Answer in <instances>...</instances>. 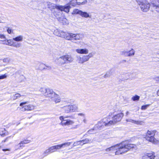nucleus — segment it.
Wrapping results in <instances>:
<instances>
[{"mask_svg": "<svg viewBox=\"0 0 159 159\" xmlns=\"http://www.w3.org/2000/svg\"><path fill=\"white\" fill-rule=\"evenodd\" d=\"M90 140H89L87 139H85L82 140V141H83L84 144L89 143L90 142Z\"/></svg>", "mask_w": 159, "mask_h": 159, "instance_id": "72a5a7b5", "label": "nucleus"}, {"mask_svg": "<svg viewBox=\"0 0 159 159\" xmlns=\"http://www.w3.org/2000/svg\"><path fill=\"white\" fill-rule=\"evenodd\" d=\"M93 54L92 53H89L88 55H83L82 57H80L78 58L79 63L82 64L88 61L89 58L93 57Z\"/></svg>", "mask_w": 159, "mask_h": 159, "instance_id": "9d476101", "label": "nucleus"}, {"mask_svg": "<svg viewBox=\"0 0 159 159\" xmlns=\"http://www.w3.org/2000/svg\"><path fill=\"white\" fill-rule=\"evenodd\" d=\"M127 122H131L135 125H143L144 123V122L143 120H135L131 119H127L126 120Z\"/></svg>", "mask_w": 159, "mask_h": 159, "instance_id": "2eb2a0df", "label": "nucleus"}, {"mask_svg": "<svg viewBox=\"0 0 159 159\" xmlns=\"http://www.w3.org/2000/svg\"><path fill=\"white\" fill-rule=\"evenodd\" d=\"M2 151L5 152V154L8 155L10 153L11 151V149L9 148L7 149H3Z\"/></svg>", "mask_w": 159, "mask_h": 159, "instance_id": "cd10ccee", "label": "nucleus"}, {"mask_svg": "<svg viewBox=\"0 0 159 159\" xmlns=\"http://www.w3.org/2000/svg\"><path fill=\"white\" fill-rule=\"evenodd\" d=\"M140 97L137 95H135V96H133L131 99L134 101H138L139 100Z\"/></svg>", "mask_w": 159, "mask_h": 159, "instance_id": "473e14b6", "label": "nucleus"}, {"mask_svg": "<svg viewBox=\"0 0 159 159\" xmlns=\"http://www.w3.org/2000/svg\"><path fill=\"white\" fill-rule=\"evenodd\" d=\"M63 111L66 113H69L70 112L69 105L64 106L62 107Z\"/></svg>", "mask_w": 159, "mask_h": 159, "instance_id": "412c9836", "label": "nucleus"}, {"mask_svg": "<svg viewBox=\"0 0 159 159\" xmlns=\"http://www.w3.org/2000/svg\"><path fill=\"white\" fill-rule=\"evenodd\" d=\"M73 58L70 55L62 56L57 58L56 61V62L59 65H62L65 64L70 63L73 61Z\"/></svg>", "mask_w": 159, "mask_h": 159, "instance_id": "7ed1b4c3", "label": "nucleus"}, {"mask_svg": "<svg viewBox=\"0 0 159 159\" xmlns=\"http://www.w3.org/2000/svg\"><path fill=\"white\" fill-rule=\"evenodd\" d=\"M3 62H7L9 61V59L7 58H5L3 60Z\"/></svg>", "mask_w": 159, "mask_h": 159, "instance_id": "49530a36", "label": "nucleus"}, {"mask_svg": "<svg viewBox=\"0 0 159 159\" xmlns=\"http://www.w3.org/2000/svg\"><path fill=\"white\" fill-rule=\"evenodd\" d=\"M156 132V130H148L146 133L144 138L148 142L155 143L157 141L155 138L154 136Z\"/></svg>", "mask_w": 159, "mask_h": 159, "instance_id": "39448f33", "label": "nucleus"}, {"mask_svg": "<svg viewBox=\"0 0 159 159\" xmlns=\"http://www.w3.org/2000/svg\"><path fill=\"white\" fill-rule=\"evenodd\" d=\"M72 14H78L82 17L85 18L90 17L89 14L86 12L83 11H82L78 9H75L73 10Z\"/></svg>", "mask_w": 159, "mask_h": 159, "instance_id": "f8f14e48", "label": "nucleus"}, {"mask_svg": "<svg viewBox=\"0 0 159 159\" xmlns=\"http://www.w3.org/2000/svg\"><path fill=\"white\" fill-rule=\"evenodd\" d=\"M0 38L1 39H5L6 38V36L3 34H1Z\"/></svg>", "mask_w": 159, "mask_h": 159, "instance_id": "37998d69", "label": "nucleus"}, {"mask_svg": "<svg viewBox=\"0 0 159 159\" xmlns=\"http://www.w3.org/2000/svg\"><path fill=\"white\" fill-rule=\"evenodd\" d=\"M78 3L77 2V0H72L70 2V4L73 6H75L77 4L78 5Z\"/></svg>", "mask_w": 159, "mask_h": 159, "instance_id": "2f4dec72", "label": "nucleus"}, {"mask_svg": "<svg viewBox=\"0 0 159 159\" xmlns=\"http://www.w3.org/2000/svg\"><path fill=\"white\" fill-rule=\"evenodd\" d=\"M1 130H2V132H5V129H1Z\"/></svg>", "mask_w": 159, "mask_h": 159, "instance_id": "864d4df0", "label": "nucleus"}, {"mask_svg": "<svg viewBox=\"0 0 159 159\" xmlns=\"http://www.w3.org/2000/svg\"><path fill=\"white\" fill-rule=\"evenodd\" d=\"M51 153L49 150V149L48 148L43 153V157H45L47 156L49 153Z\"/></svg>", "mask_w": 159, "mask_h": 159, "instance_id": "c756f323", "label": "nucleus"}, {"mask_svg": "<svg viewBox=\"0 0 159 159\" xmlns=\"http://www.w3.org/2000/svg\"><path fill=\"white\" fill-rule=\"evenodd\" d=\"M47 3L48 8L52 11H53V9L56 8L61 11H63L66 13H68L69 12L70 8V6L68 4L64 6H62L57 5L50 2H48Z\"/></svg>", "mask_w": 159, "mask_h": 159, "instance_id": "f03ea898", "label": "nucleus"}, {"mask_svg": "<svg viewBox=\"0 0 159 159\" xmlns=\"http://www.w3.org/2000/svg\"><path fill=\"white\" fill-rule=\"evenodd\" d=\"M2 22L1 21V20L0 19V23H2Z\"/></svg>", "mask_w": 159, "mask_h": 159, "instance_id": "13d9d810", "label": "nucleus"}, {"mask_svg": "<svg viewBox=\"0 0 159 159\" xmlns=\"http://www.w3.org/2000/svg\"><path fill=\"white\" fill-rule=\"evenodd\" d=\"M21 97V95L19 93H16L12 97L13 99L15 100L17 99L20 98Z\"/></svg>", "mask_w": 159, "mask_h": 159, "instance_id": "b1692460", "label": "nucleus"}, {"mask_svg": "<svg viewBox=\"0 0 159 159\" xmlns=\"http://www.w3.org/2000/svg\"><path fill=\"white\" fill-rule=\"evenodd\" d=\"M19 145H20V147H22L23 146V145L24 144H23V143H21V141L18 144Z\"/></svg>", "mask_w": 159, "mask_h": 159, "instance_id": "8fccbe9b", "label": "nucleus"}, {"mask_svg": "<svg viewBox=\"0 0 159 159\" xmlns=\"http://www.w3.org/2000/svg\"><path fill=\"white\" fill-rule=\"evenodd\" d=\"M49 150L51 153L56 151L55 150V148H54V146H52V147H50L49 148Z\"/></svg>", "mask_w": 159, "mask_h": 159, "instance_id": "c9c22d12", "label": "nucleus"}, {"mask_svg": "<svg viewBox=\"0 0 159 159\" xmlns=\"http://www.w3.org/2000/svg\"><path fill=\"white\" fill-rule=\"evenodd\" d=\"M68 117H64L63 116L59 117V119L61 121L60 125L63 126H69L73 125L74 123V121L70 119H65V118Z\"/></svg>", "mask_w": 159, "mask_h": 159, "instance_id": "0eeeda50", "label": "nucleus"}, {"mask_svg": "<svg viewBox=\"0 0 159 159\" xmlns=\"http://www.w3.org/2000/svg\"><path fill=\"white\" fill-rule=\"evenodd\" d=\"M72 33L65 32L62 31L60 32V34L58 35L59 37L64 38L66 39L70 40L72 39Z\"/></svg>", "mask_w": 159, "mask_h": 159, "instance_id": "9b49d317", "label": "nucleus"}, {"mask_svg": "<svg viewBox=\"0 0 159 159\" xmlns=\"http://www.w3.org/2000/svg\"><path fill=\"white\" fill-rule=\"evenodd\" d=\"M30 142V141L28 140H25L23 141H21V144L23 143V144H27Z\"/></svg>", "mask_w": 159, "mask_h": 159, "instance_id": "f704fd0d", "label": "nucleus"}, {"mask_svg": "<svg viewBox=\"0 0 159 159\" xmlns=\"http://www.w3.org/2000/svg\"><path fill=\"white\" fill-rule=\"evenodd\" d=\"M3 43V44L11 46H13L16 48H19L21 45L20 43H14L13 41L11 39H7L6 38L3 40H1Z\"/></svg>", "mask_w": 159, "mask_h": 159, "instance_id": "6e6552de", "label": "nucleus"}, {"mask_svg": "<svg viewBox=\"0 0 159 159\" xmlns=\"http://www.w3.org/2000/svg\"><path fill=\"white\" fill-rule=\"evenodd\" d=\"M157 94L158 96H159V89L157 91Z\"/></svg>", "mask_w": 159, "mask_h": 159, "instance_id": "603ef678", "label": "nucleus"}, {"mask_svg": "<svg viewBox=\"0 0 159 159\" xmlns=\"http://www.w3.org/2000/svg\"><path fill=\"white\" fill-rule=\"evenodd\" d=\"M72 39L80 40L82 39V35L80 34H73L72 35Z\"/></svg>", "mask_w": 159, "mask_h": 159, "instance_id": "6ab92c4d", "label": "nucleus"}, {"mask_svg": "<svg viewBox=\"0 0 159 159\" xmlns=\"http://www.w3.org/2000/svg\"><path fill=\"white\" fill-rule=\"evenodd\" d=\"M39 69L40 70H43L45 69V65L42 63H39Z\"/></svg>", "mask_w": 159, "mask_h": 159, "instance_id": "a878e982", "label": "nucleus"}, {"mask_svg": "<svg viewBox=\"0 0 159 159\" xmlns=\"http://www.w3.org/2000/svg\"><path fill=\"white\" fill-rule=\"evenodd\" d=\"M108 124L107 118H105L103 119L102 121L98 122L97 124L95 126V127L99 129H101L102 128L105 126H110V125H109Z\"/></svg>", "mask_w": 159, "mask_h": 159, "instance_id": "1a4fd4ad", "label": "nucleus"}, {"mask_svg": "<svg viewBox=\"0 0 159 159\" xmlns=\"http://www.w3.org/2000/svg\"><path fill=\"white\" fill-rule=\"evenodd\" d=\"M83 121L84 123H86L87 122V120L85 118H84V119Z\"/></svg>", "mask_w": 159, "mask_h": 159, "instance_id": "3c124183", "label": "nucleus"}, {"mask_svg": "<svg viewBox=\"0 0 159 159\" xmlns=\"http://www.w3.org/2000/svg\"><path fill=\"white\" fill-rule=\"evenodd\" d=\"M87 0H85L82 2H78V5H84L87 3Z\"/></svg>", "mask_w": 159, "mask_h": 159, "instance_id": "a19ab883", "label": "nucleus"}, {"mask_svg": "<svg viewBox=\"0 0 159 159\" xmlns=\"http://www.w3.org/2000/svg\"><path fill=\"white\" fill-rule=\"evenodd\" d=\"M150 105L149 104H147L145 105H143L142 106L141 109L142 110H144L146 109Z\"/></svg>", "mask_w": 159, "mask_h": 159, "instance_id": "4c0bfd02", "label": "nucleus"}, {"mask_svg": "<svg viewBox=\"0 0 159 159\" xmlns=\"http://www.w3.org/2000/svg\"><path fill=\"white\" fill-rule=\"evenodd\" d=\"M27 102H22L20 104V106H23V105L26 104L27 103Z\"/></svg>", "mask_w": 159, "mask_h": 159, "instance_id": "de8ad7c7", "label": "nucleus"}, {"mask_svg": "<svg viewBox=\"0 0 159 159\" xmlns=\"http://www.w3.org/2000/svg\"><path fill=\"white\" fill-rule=\"evenodd\" d=\"M7 77V74L0 76V80L6 78Z\"/></svg>", "mask_w": 159, "mask_h": 159, "instance_id": "58836bf2", "label": "nucleus"}, {"mask_svg": "<svg viewBox=\"0 0 159 159\" xmlns=\"http://www.w3.org/2000/svg\"><path fill=\"white\" fill-rule=\"evenodd\" d=\"M75 51L79 54H87L89 53V50L86 48H79L75 49Z\"/></svg>", "mask_w": 159, "mask_h": 159, "instance_id": "dca6fc26", "label": "nucleus"}, {"mask_svg": "<svg viewBox=\"0 0 159 159\" xmlns=\"http://www.w3.org/2000/svg\"><path fill=\"white\" fill-rule=\"evenodd\" d=\"M2 40H3L4 39H2Z\"/></svg>", "mask_w": 159, "mask_h": 159, "instance_id": "bf43d9fd", "label": "nucleus"}, {"mask_svg": "<svg viewBox=\"0 0 159 159\" xmlns=\"http://www.w3.org/2000/svg\"><path fill=\"white\" fill-rule=\"evenodd\" d=\"M129 53L128 51L124 50L121 52V54L125 57H129Z\"/></svg>", "mask_w": 159, "mask_h": 159, "instance_id": "bb28decb", "label": "nucleus"}, {"mask_svg": "<svg viewBox=\"0 0 159 159\" xmlns=\"http://www.w3.org/2000/svg\"><path fill=\"white\" fill-rule=\"evenodd\" d=\"M7 32L9 34L13 33V30L11 28L8 27L7 29Z\"/></svg>", "mask_w": 159, "mask_h": 159, "instance_id": "ea45409f", "label": "nucleus"}, {"mask_svg": "<svg viewBox=\"0 0 159 159\" xmlns=\"http://www.w3.org/2000/svg\"><path fill=\"white\" fill-rule=\"evenodd\" d=\"M23 37L22 35H19L16 37L13 38V40L17 42H21L23 40Z\"/></svg>", "mask_w": 159, "mask_h": 159, "instance_id": "aec40b11", "label": "nucleus"}, {"mask_svg": "<svg viewBox=\"0 0 159 159\" xmlns=\"http://www.w3.org/2000/svg\"><path fill=\"white\" fill-rule=\"evenodd\" d=\"M123 116V113L121 112L114 115L112 117L111 120H109L107 118L108 125H110V126L115 125L117 122L120 121Z\"/></svg>", "mask_w": 159, "mask_h": 159, "instance_id": "423d86ee", "label": "nucleus"}, {"mask_svg": "<svg viewBox=\"0 0 159 159\" xmlns=\"http://www.w3.org/2000/svg\"><path fill=\"white\" fill-rule=\"evenodd\" d=\"M70 112L77 111L78 108L77 105L75 104L69 105Z\"/></svg>", "mask_w": 159, "mask_h": 159, "instance_id": "f3484780", "label": "nucleus"}, {"mask_svg": "<svg viewBox=\"0 0 159 159\" xmlns=\"http://www.w3.org/2000/svg\"><path fill=\"white\" fill-rule=\"evenodd\" d=\"M71 144V142H65L61 144L54 146L55 151L61 149L62 148H65L66 147L69 146Z\"/></svg>", "mask_w": 159, "mask_h": 159, "instance_id": "4468645a", "label": "nucleus"}, {"mask_svg": "<svg viewBox=\"0 0 159 159\" xmlns=\"http://www.w3.org/2000/svg\"><path fill=\"white\" fill-rule=\"evenodd\" d=\"M52 13H53V14L54 15H55V16H57L55 14V12H53Z\"/></svg>", "mask_w": 159, "mask_h": 159, "instance_id": "4d7b16f0", "label": "nucleus"}, {"mask_svg": "<svg viewBox=\"0 0 159 159\" xmlns=\"http://www.w3.org/2000/svg\"><path fill=\"white\" fill-rule=\"evenodd\" d=\"M136 1L142 11L147 12L149 11L150 5L147 0H136Z\"/></svg>", "mask_w": 159, "mask_h": 159, "instance_id": "20e7f679", "label": "nucleus"}, {"mask_svg": "<svg viewBox=\"0 0 159 159\" xmlns=\"http://www.w3.org/2000/svg\"><path fill=\"white\" fill-rule=\"evenodd\" d=\"M129 114V112L128 111H127L126 112V115H128Z\"/></svg>", "mask_w": 159, "mask_h": 159, "instance_id": "6e6d98bb", "label": "nucleus"}, {"mask_svg": "<svg viewBox=\"0 0 159 159\" xmlns=\"http://www.w3.org/2000/svg\"><path fill=\"white\" fill-rule=\"evenodd\" d=\"M142 159H149V158L148 157V156L145 154L142 157Z\"/></svg>", "mask_w": 159, "mask_h": 159, "instance_id": "79ce46f5", "label": "nucleus"}, {"mask_svg": "<svg viewBox=\"0 0 159 159\" xmlns=\"http://www.w3.org/2000/svg\"><path fill=\"white\" fill-rule=\"evenodd\" d=\"M95 129H90L88 131V133L89 134H92L95 133L94 132Z\"/></svg>", "mask_w": 159, "mask_h": 159, "instance_id": "e433bc0d", "label": "nucleus"}, {"mask_svg": "<svg viewBox=\"0 0 159 159\" xmlns=\"http://www.w3.org/2000/svg\"><path fill=\"white\" fill-rule=\"evenodd\" d=\"M54 98H55L53 100L55 103H57L60 102L61 100V98L58 95L56 94Z\"/></svg>", "mask_w": 159, "mask_h": 159, "instance_id": "4be33fe9", "label": "nucleus"}, {"mask_svg": "<svg viewBox=\"0 0 159 159\" xmlns=\"http://www.w3.org/2000/svg\"><path fill=\"white\" fill-rule=\"evenodd\" d=\"M84 144L81 141H79L76 142H75L74 143V146H75L78 145H83Z\"/></svg>", "mask_w": 159, "mask_h": 159, "instance_id": "7c9ffc66", "label": "nucleus"}, {"mask_svg": "<svg viewBox=\"0 0 159 159\" xmlns=\"http://www.w3.org/2000/svg\"><path fill=\"white\" fill-rule=\"evenodd\" d=\"M5 133V132H4L3 133L1 134H0L2 136H4V134Z\"/></svg>", "mask_w": 159, "mask_h": 159, "instance_id": "5fc2aeb1", "label": "nucleus"}, {"mask_svg": "<svg viewBox=\"0 0 159 159\" xmlns=\"http://www.w3.org/2000/svg\"><path fill=\"white\" fill-rule=\"evenodd\" d=\"M136 147L135 144L129 143L127 141L123 142L119 144L112 146L107 148L105 151L107 152L116 150V155L121 154L125 153L131 149L134 148Z\"/></svg>", "mask_w": 159, "mask_h": 159, "instance_id": "f257e3e1", "label": "nucleus"}, {"mask_svg": "<svg viewBox=\"0 0 159 159\" xmlns=\"http://www.w3.org/2000/svg\"><path fill=\"white\" fill-rule=\"evenodd\" d=\"M23 108H24L25 111H31L34 109V106L32 105L29 104L23 106Z\"/></svg>", "mask_w": 159, "mask_h": 159, "instance_id": "a211bd4d", "label": "nucleus"}, {"mask_svg": "<svg viewBox=\"0 0 159 159\" xmlns=\"http://www.w3.org/2000/svg\"><path fill=\"white\" fill-rule=\"evenodd\" d=\"M48 89V88L45 89L43 88H41L39 89V91L44 95L46 93Z\"/></svg>", "mask_w": 159, "mask_h": 159, "instance_id": "c85d7f7f", "label": "nucleus"}, {"mask_svg": "<svg viewBox=\"0 0 159 159\" xmlns=\"http://www.w3.org/2000/svg\"><path fill=\"white\" fill-rule=\"evenodd\" d=\"M146 154L149 159H154L155 157L154 153L153 152L150 153H147Z\"/></svg>", "mask_w": 159, "mask_h": 159, "instance_id": "5701e85b", "label": "nucleus"}, {"mask_svg": "<svg viewBox=\"0 0 159 159\" xmlns=\"http://www.w3.org/2000/svg\"><path fill=\"white\" fill-rule=\"evenodd\" d=\"M78 116H80L84 117L85 116V115L83 113H79L78 114Z\"/></svg>", "mask_w": 159, "mask_h": 159, "instance_id": "c03bdc74", "label": "nucleus"}, {"mask_svg": "<svg viewBox=\"0 0 159 159\" xmlns=\"http://www.w3.org/2000/svg\"><path fill=\"white\" fill-rule=\"evenodd\" d=\"M154 79L157 82H159V76H156L154 77Z\"/></svg>", "mask_w": 159, "mask_h": 159, "instance_id": "a18cd8bd", "label": "nucleus"}, {"mask_svg": "<svg viewBox=\"0 0 159 159\" xmlns=\"http://www.w3.org/2000/svg\"><path fill=\"white\" fill-rule=\"evenodd\" d=\"M8 138H9V137H7V138L5 139V140H3V141H2V142H4H4H6L7 141V140H8Z\"/></svg>", "mask_w": 159, "mask_h": 159, "instance_id": "09e8293b", "label": "nucleus"}, {"mask_svg": "<svg viewBox=\"0 0 159 159\" xmlns=\"http://www.w3.org/2000/svg\"><path fill=\"white\" fill-rule=\"evenodd\" d=\"M129 57L132 56L134 55L135 53V51L132 48L130 50L128 51Z\"/></svg>", "mask_w": 159, "mask_h": 159, "instance_id": "393cba45", "label": "nucleus"}, {"mask_svg": "<svg viewBox=\"0 0 159 159\" xmlns=\"http://www.w3.org/2000/svg\"><path fill=\"white\" fill-rule=\"evenodd\" d=\"M56 94V93L53 91V89L48 88L47 92L44 96L47 98L52 99L54 98Z\"/></svg>", "mask_w": 159, "mask_h": 159, "instance_id": "ddd939ff", "label": "nucleus"}]
</instances>
